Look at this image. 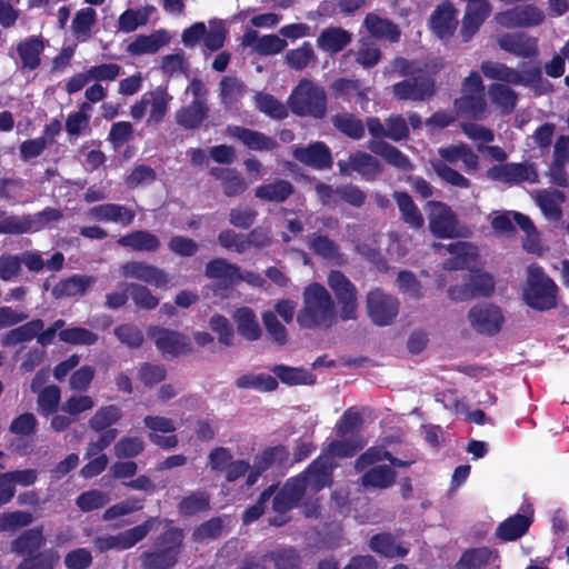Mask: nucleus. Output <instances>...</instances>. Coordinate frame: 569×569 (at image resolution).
Masks as SVG:
<instances>
[{
    "label": "nucleus",
    "mask_w": 569,
    "mask_h": 569,
    "mask_svg": "<svg viewBox=\"0 0 569 569\" xmlns=\"http://www.w3.org/2000/svg\"><path fill=\"white\" fill-rule=\"evenodd\" d=\"M361 443L352 440H337L330 443L327 451L315 460L308 469L298 477L290 478L273 499V509L277 512H286L305 500V515L315 517L318 515L317 507L308 506L313 496L329 486L331 472L336 467L335 458L352 456Z\"/></svg>",
    "instance_id": "nucleus-1"
},
{
    "label": "nucleus",
    "mask_w": 569,
    "mask_h": 569,
    "mask_svg": "<svg viewBox=\"0 0 569 569\" xmlns=\"http://www.w3.org/2000/svg\"><path fill=\"white\" fill-rule=\"evenodd\" d=\"M301 329L326 331L337 322L335 300L319 282L308 284L302 292V307L296 316Z\"/></svg>",
    "instance_id": "nucleus-2"
},
{
    "label": "nucleus",
    "mask_w": 569,
    "mask_h": 569,
    "mask_svg": "<svg viewBox=\"0 0 569 569\" xmlns=\"http://www.w3.org/2000/svg\"><path fill=\"white\" fill-rule=\"evenodd\" d=\"M182 543V530L169 527L154 539L152 550H146L140 555L141 568L171 569L178 561Z\"/></svg>",
    "instance_id": "nucleus-3"
},
{
    "label": "nucleus",
    "mask_w": 569,
    "mask_h": 569,
    "mask_svg": "<svg viewBox=\"0 0 569 569\" xmlns=\"http://www.w3.org/2000/svg\"><path fill=\"white\" fill-rule=\"evenodd\" d=\"M287 103L293 114L315 119H322L328 107L325 89L309 79L299 81L292 89Z\"/></svg>",
    "instance_id": "nucleus-4"
},
{
    "label": "nucleus",
    "mask_w": 569,
    "mask_h": 569,
    "mask_svg": "<svg viewBox=\"0 0 569 569\" xmlns=\"http://www.w3.org/2000/svg\"><path fill=\"white\" fill-rule=\"evenodd\" d=\"M558 287L538 263L527 268V281L523 290L526 303L536 310L546 311L557 307Z\"/></svg>",
    "instance_id": "nucleus-5"
},
{
    "label": "nucleus",
    "mask_w": 569,
    "mask_h": 569,
    "mask_svg": "<svg viewBox=\"0 0 569 569\" xmlns=\"http://www.w3.org/2000/svg\"><path fill=\"white\" fill-rule=\"evenodd\" d=\"M159 522L160 520L158 518L151 517L144 522L117 535L98 536L93 540V546L99 552H106L109 550H128L142 541Z\"/></svg>",
    "instance_id": "nucleus-6"
},
{
    "label": "nucleus",
    "mask_w": 569,
    "mask_h": 569,
    "mask_svg": "<svg viewBox=\"0 0 569 569\" xmlns=\"http://www.w3.org/2000/svg\"><path fill=\"white\" fill-rule=\"evenodd\" d=\"M392 93L398 100L427 101L436 93V80L425 69H416L412 76L392 86Z\"/></svg>",
    "instance_id": "nucleus-7"
},
{
    "label": "nucleus",
    "mask_w": 569,
    "mask_h": 569,
    "mask_svg": "<svg viewBox=\"0 0 569 569\" xmlns=\"http://www.w3.org/2000/svg\"><path fill=\"white\" fill-rule=\"evenodd\" d=\"M366 309L370 321L378 327L392 325L400 309L399 299L380 288L371 289L366 297Z\"/></svg>",
    "instance_id": "nucleus-8"
},
{
    "label": "nucleus",
    "mask_w": 569,
    "mask_h": 569,
    "mask_svg": "<svg viewBox=\"0 0 569 569\" xmlns=\"http://www.w3.org/2000/svg\"><path fill=\"white\" fill-rule=\"evenodd\" d=\"M328 286L335 293L340 307L339 317L342 321L356 320L358 311L356 286L340 270H331Z\"/></svg>",
    "instance_id": "nucleus-9"
},
{
    "label": "nucleus",
    "mask_w": 569,
    "mask_h": 569,
    "mask_svg": "<svg viewBox=\"0 0 569 569\" xmlns=\"http://www.w3.org/2000/svg\"><path fill=\"white\" fill-rule=\"evenodd\" d=\"M147 335L163 356H180L192 351L190 337L181 331L150 326Z\"/></svg>",
    "instance_id": "nucleus-10"
},
{
    "label": "nucleus",
    "mask_w": 569,
    "mask_h": 569,
    "mask_svg": "<svg viewBox=\"0 0 569 569\" xmlns=\"http://www.w3.org/2000/svg\"><path fill=\"white\" fill-rule=\"evenodd\" d=\"M430 232L439 239H451L459 236V220L450 206L442 201L427 202Z\"/></svg>",
    "instance_id": "nucleus-11"
},
{
    "label": "nucleus",
    "mask_w": 569,
    "mask_h": 569,
    "mask_svg": "<svg viewBox=\"0 0 569 569\" xmlns=\"http://www.w3.org/2000/svg\"><path fill=\"white\" fill-rule=\"evenodd\" d=\"M495 290L491 274L479 270L471 271L461 284L451 286L448 296L455 301H467L479 297H489Z\"/></svg>",
    "instance_id": "nucleus-12"
},
{
    "label": "nucleus",
    "mask_w": 569,
    "mask_h": 569,
    "mask_svg": "<svg viewBox=\"0 0 569 569\" xmlns=\"http://www.w3.org/2000/svg\"><path fill=\"white\" fill-rule=\"evenodd\" d=\"M496 21L505 28H530L545 21L543 11L535 4H521L498 12Z\"/></svg>",
    "instance_id": "nucleus-13"
},
{
    "label": "nucleus",
    "mask_w": 569,
    "mask_h": 569,
    "mask_svg": "<svg viewBox=\"0 0 569 569\" xmlns=\"http://www.w3.org/2000/svg\"><path fill=\"white\" fill-rule=\"evenodd\" d=\"M337 166L341 176L350 177L357 172L367 181H373L383 170L378 159L360 150L350 153L348 160H339Z\"/></svg>",
    "instance_id": "nucleus-14"
},
{
    "label": "nucleus",
    "mask_w": 569,
    "mask_h": 569,
    "mask_svg": "<svg viewBox=\"0 0 569 569\" xmlns=\"http://www.w3.org/2000/svg\"><path fill=\"white\" fill-rule=\"evenodd\" d=\"M486 176L492 181L503 182L510 186L525 181L535 182L538 177L533 166L525 162L495 164L487 170Z\"/></svg>",
    "instance_id": "nucleus-15"
},
{
    "label": "nucleus",
    "mask_w": 569,
    "mask_h": 569,
    "mask_svg": "<svg viewBox=\"0 0 569 569\" xmlns=\"http://www.w3.org/2000/svg\"><path fill=\"white\" fill-rule=\"evenodd\" d=\"M471 327L479 333L493 336L501 329L503 316L501 310L491 303L472 307L468 313Z\"/></svg>",
    "instance_id": "nucleus-16"
},
{
    "label": "nucleus",
    "mask_w": 569,
    "mask_h": 569,
    "mask_svg": "<svg viewBox=\"0 0 569 569\" xmlns=\"http://www.w3.org/2000/svg\"><path fill=\"white\" fill-rule=\"evenodd\" d=\"M211 470L224 473L228 481H234L248 471V463L243 460H233L229 449L219 447L213 449L208 457Z\"/></svg>",
    "instance_id": "nucleus-17"
},
{
    "label": "nucleus",
    "mask_w": 569,
    "mask_h": 569,
    "mask_svg": "<svg viewBox=\"0 0 569 569\" xmlns=\"http://www.w3.org/2000/svg\"><path fill=\"white\" fill-rule=\"evenodd\" d=\"M121 273L124 278H132L156 288H166L169 283L164 270L141 261H129L121 266Z\"/></svg>",
    "instance_id": "nucleus-18"
},
{
    "label": "nucleus",
    "mask_w": 569,
    "mask_h": 569,
    "mask_svg": "<svg viewBox=\"0 0 569 569\" xmlns=\"http://www.w3.org/2000/svg\"><path fill=\"white\" fill-rule=\"evenodd\" d=\"M458 10L449 1L436 7L430 16L429 24L432 32L442 40L451 38L458 27Z\"/></svg>",
    "instance_id": "nucleus-19"
},
{
    "label": "nucleus",
    "mask_w": 569,
    "mask_h": 569,
    "mask_svg": "<svg viewBox=\"0 0 569 569\" xmlns=\"http://www.w3.org/2000/svg\"><path fill=\"white\" fill-rule=\"evenodd\" d=\"M88 216L96 221L113 222L128 227L133 222L136 212L123 204L109 202L91 207L88 210Z\"/></svg>",
    "instance_id": "nucleus-20"
},
{
    "label": "nucleus",
    "mask_w": 569,
    "mask_h": 569,
    "mask_svg": "<svg viewBox=\"0 0 569 569\" xmlns=\"http://www.w3.org/2000/svg\"><path fill=\"white\" fill-rule=\"evenodd\" d=\"M499 567L500 557L498 551L488 547L466 550L456 563V569H499Z\"/></svg>",
    "instance_id": "nucleus-21"
},
{
    "label": "nucleus",
    "mask_w": 569,
    "mask_h": 569,
    "mask_svg": "<svg viewBox=\"0 0 569 569\" xmlns=\"http://www.w3.org/2000/svg\"><path fill=\"white\" fill-rule=\"evenodd\" d=\"M227 132L253 151H272L278 147L274 138L241 126H228Z\"/></svg>",
    "instance_id": "nucleus-22"
},
{
    "label": "nucleus",
    "mask_w": 569,
    "mask_h": 569,
    "mask_svg": "<svg viewBox=\"0 0 569 569\" xmlns=\"http://www.w3.org/2000/svg\"><path fill=\"white\" fill-rule=\"evenodd\" d=\"M491 12L487 0H476L467 4L460 33L463 41H469L480 29Z\"/></svg>",
    "instance_id": "nucleus-23"
},
{
    "label": "nucleus",
    "mask_w": 569,
    "mask_h": 569,
    "mask_svg": "<svg viewBox=\"0 0 569 569\" xmlns=\"http://www.w3.org/2000/svg\"><path fill=\"white\" fill-rule=\"evenodd\" d=\"M499 47L520 58H533L538 54V40L523 32L506 33L498 39Z\"/></svg>",
    "instance_id": "nucleus-24"
},
{
    "label": "nucleus",
    "mask_w": 569,
    "mask_h": 569,
    "mask_svg": "<svg viewBox=\"0 0 569 569\" xmlns=\"http://www.w3.org/2000/svg\"><path fill=\"white\" fill-rule=\"evenodd\" d=\"M363 26L368 33L377 40L395 43L401 38V30L397 23L388 18H381L373 12L367 13Z\"/></svg>",
    "instance_id": "nucleus-25"
},
{
    "label": "nucleus",
    "mask_w": 569,
    "mask_h": 569,
    "mask_svg": "<svg viewBox=\"0 0 569 569\" xmlns=\"http://www.w3.org/2000/svg\"><path fill=\"white\" fill-rule=\"evenodd\" d=\"M209 173L220 181L226 197L241 196L248 189L249 183L234 168L212 167Z\"/></svg>",
    "instance_id": "nucleus-26"
},
{
    "label": "nucleus",
    "mask_w": 569,
    "mask_h": 569,
    "mask_svg": "<svg viewBox=\"0 0 569 569\" xmlns=\"http://www.w3.org/2000/svg\"><path fill=\"white\" fill-rule=\"evenodd\" d=\"M295 157L300 162L318 170L332 167L330 149L323 142H315L306 148H299L295 151Z\"/></svg>",
    "instance_id": "nucleus-27"
},
{
    "label": "nucleus",
    "mask_w": 569,
    "mask_h": 569,
    "mask_svg": "<svg viewBox=\"0 0 569 569\" xmlns=\"http://www.w3.org/2000/svg\"><path fill=\"white\" fill-rule=\"evenodd\" d=\"M44 41L40 36H30L17 44L21 69L33 71L41 64V53L44 50Z\"/></svg>",
    "instance_id": "nucleus-28"
},
{
    "label": "nucleus",
    "mask_w": 569,
    "mask_h": 569,
    "mask_svg": "<svg viewBox=\"0 0 569 569\" xmlns=\"http://www.w3.org/2000/svg\"><path fill=\"white\" fill-rule=\"evenodd\" d=\"M368 149L376 156L381 157L388 164L397 169L403 171L412 169V164L408 156L385 140H370L368 142Z\"/></svg>",
    "instance_id": "nucleus-29"
},
{
    "label": "nucleus",
    "mask_w": 569,
    "mask_h": 569,
    "mask_svg": "<svg viewBox=\"0 0 569 569\" xmlns=\"http://www.w3.org/2000/svg\"><path fill=\"white\" fill-rule=\"evenodd\" d=\"M118 244L137 252H157L160 239L148 230H134L118 239Z\"/></svg>",
    "instance_id": "nucleus-30"
},
{
    "label": "nucleus",
    "mask_w": 569,
    "mask_h": 569,
    "mask_svg": "<svg viewBox=\"0 0 569 569\" xmlns=\"http://www.w3.org/2000/svg\"><path fill=\"white\" fill-rule=\"evenodd\" d=\"M392 198L397 203L405 224L415 230H419L425 226L423 216L408 192L395 191Z\"/></svg>",
    "instance_id": "nucleus-31"
},
{
    "label": "nucleus",
    "mask_w": 569,
    "mask_h": 569,
    "mask_svg": "<svg viewBox=\"0 0 569 569\" xmlns=\"http://www.w3.org/2000/svg\"><path fill=\"white\" fill-rule=\"evenodd\" d=\"M209 106L207 102L192 100L189 104L182 106L176 112L177 123L188 130L197 129L209 116Z\"/></svg>",
    "instance_id": "nucleus-32"
},
{
    "label": "nucleus",
    "mask_w": 569,
    "mask_h": 569,
    "mask_svg": "<svg viewBox=\"0 0 569 569\" xmlns=\"http://www.w3.org/2000/svg\"><path fill=\"white\" fill-rule=\"evenodd\" d=\"M352 40V34L340 27H329L322 30L317 39L318 47L330 54L342 51Z\"/></svg>",
    "instance_id": "nucleus-33"
},
{
    "label": "nucleus",
    "mask_w": 569,
    "mask_h": 569,
    "mask_svg": "<svg viewBox=\"0 0 569 569\" xmlns=\"http://www.w3.org/2000/svg\"><path fill=\"white\" fill-rule=\"evenodd\" d=\"M94 282V278L87 274H73L67 279L60 280L52 289V296L56 299L66 297L83 296L88 288Z\"/></svg>",
    "instance_id": "nucleus-34"
},
{
    "label": "nucleus",
    "mask_w": 569,
    "mask_h": 569,
    "mask_svg": "<svg viewBox=\"0 0 569 569\" xmlns=\"http://www.w3.org/2000/svg\"><path fill=\"white\" fill-rule=\"evenodd\" d=\"M46 539L41 527L28 529L23 531L17 539L11 542V550L18 555L29 556L34 558L33 555L44 546Z\"/></svg>",
    "instance_id": "nucleus-35"
},
{
    "label": "nucleus",
    "mask_w": 569,
    "mask_h": 569,
    "mask_svg": "<svg viewBox=\"0 0 569 569\" xmlns=\"http://www.w3.org/2000/svg\"><path fill=\"white\" fill-rule=\"evenodd\" d=\"M169 37L164 30L156 31L151 34H139L128 46V52L132 56L153 54L161 47L166 46Z\"/></svg>",
    "instance_id": "nucleus-36"
},
{
    "label": "nucleus",
    "mask_w": 569,
    "mask_h": 569,
    "mask_svg": "<svg viewBox=\"0 0 569 569\" xmlns=\"http://www.w3.org/2000/svg\"><path fill=\"white\" fill-rule=\"evenodd\" d=\"M150 106L148 126L159 124L166 117L172 97L168 93L167 87L159 86L154 90L147 91Z\"/></svg>",
    "instance_id": "nucleus-37"
},
{
    "label": "nucleus",
    "mask_w": 569,
    "mask_h": 569,
    "mask_svg": "<svg viewBox=\"0 0 569 569\" xmlns=\"http://www.w3.org/2000/svg\"><path fill=\"white\" fill-rule=\"evenodd\" d=\"M483 76L491 80L505 82L507 84L519 86L523 83V77L518 70L497 61H482L480 66Z\"/></svg>",
    "instance_id": "nucleus-38"
},
{
    "label": "nucleus",
    "mask_w": 569,
    "mask_h": 569,
    "mask_svg": "<svg viewBox=\"0 0 569 569\" xmlns=\"http://www.w3.org/2000/svg\"><path fill=\"white\" fill-rule=\"evenodd\" d=\"M293 192L295 187L290 181L278 179L271 183L257 187L254 196L263 201L281 203L289 199Z\"/></svg>",
    "instance_id": "nucleus-39"
},
{
    "label": "nucleus",
    "mask_w": 569,
    "mask_h": 569,
    "mask_svg": "<svg viewBox=\"0 0 569 569\" xmlns=\"http://www.w3.org/2000/svg\"><path fill=\"white\" fill-rule=\"evenodd\" d=\"M287 458L288 450L282 446L273 447L263 451L254 461L253 469L247 479L248 485H253L261 472L273 465H281Z\"/></svg>",
    "instance_id": "nucleus-40"
},
{
    "label": "nucleus",
    "mask_w": 569,
    "mask_h": 569,
    "mask_svg": "<svg viewBox=\"0 0 569 569\" xmlns=\"http://www.w3.org/2000/svg\"><path fill=\"white\" fill-rule=\"evenodd\" d=\"M233 319L241 337L256 341L261 337V328L254 311L249 307H241L234 311Z\"/></svg>",
    "instance_id": "nucleus-41"
},
{
    "label": "nucleus",
    "mask_w": 569,
    "mask_h": 569,
    "mask_svg": "<svg viewBox=\"0 0 569 569\" xmlns=\"http://www.w3.org/2000/svg\"><path fill=\"white\" fill-rule=\"evenodd\" d=\"M531 523V511L515 515L503 522L497 529L499 538L506 541H512L523 536Z\"/></svg>",
    "instance_id": "nucleus-42"
},
{
    "label": "nucleus",
    "mask_w": 569,
    "mask_h": 569,
    "mask_svg": "<svg viewBox=\"0 0 569 569\" xmlns=\"http://www.w3.org/2000/svg\"><path fill=\"white\" fill-rule=\"evenodd\" d=\"M331 123L336 130L352 140H360L365 137L366 128L362 120L351 112L333 114Z\"/></svg>",
    "instance_id": "nucleus-43"
},
{
    "label": "nucleus",
    "mask_w": 569,
    "mask_h": 569,
    "mask_svg": "<svg viewBox=\"0 0 569 569\" xmlns=\"http://www.w3.org/2000/svg\"><path fill=\"white\" fill-rule=\"evenodd\" d=\"M236 386L241 389L270 392L277 389L278 380L274 376L267 372H249L237 378Z\"/></svg>",
    "instance_id": "nucleus-44"
},
{
    "label": "nucleus",
    "mask_w": 569,
    "mask_h": 569,
    "mask_svg": "<svg viewBox=\"0 0 569 569\" xmlns=\"http://www.w3.org/2000/svg\"><path fill=\"white\" fill-rule=\"evenodd\" d=\"M488 93L491 102L496 104L503 114L511 113L518 103L517 92L505 83L490 84Z\"/></svg>",
    "instance_id": "nucleus-45"
},
{
    "label": "nucleus",
    "mask_w": 569,
    "mask_h": 569,
    "mask_svg": "<svg viewBox=\"0 0 569 569\" xmlns=\"http://www.w3.org/2000/svg\"><path fill=\"white\" fill-rule=\"evenodd\" d=\"M204 274L209 279H219L230 283L242 279L240 268L222 258L210 260L206 266Z\"/></svg>",
    "instance_id": "nucleus-46"
},
{
    "label": "nucleus",
    "mask_w": 569,
    "mask_h": 569,
    "mask_svg": "<svg viewBox=\"0 0 569 569\" xmlns=\"http://www.w3.org/2000/svg\"><path fill=\"white\" fill-rule=\"evenodd\" d=\"M272 371L277 380L288 386L312 385L316 381L312 371L305 368L276 366Z\"/></svg>",
    "instance_id": "nucleus-47"
},
{
    "label": "nucleus",
    "mask_w": 569,
    "mask_h": 569,
    "mask_svg": "<svg viewBox=\"0 0 569 569\" xmlns=\"http://www.w3.org/2000/svg\"><path fill=\"white\" fill-rule=\"evenodd\" d=\"M44 323L41 319H33L14 329H11L2 339L4 346H16L18 343L31 341L43 329Z\"/></svg>",
    "instance_id": "nucleus-48"
},
{
    "label": "nucleus",
    "mask_w": 569,
    "mask_h": 569,
    "mask_svg": "<svg viewBox=\"0 0 569 569\" xmlns=\"http://www.w3.org/2000/svg\"><path fill=\"white\" fill-rule=\"evenodd\" d=\"M370 548L372 551L385 557H405L408 548L403 547L392 535L380 533L371 538Z\"/></svg>",
    "instance_id": "nucleus-49"
},
{
    "label": "nucleus",
    "mask_w": 569,
    "mask_h": 569,
    "mask_svg": "<svg viewBox=\"0 0 569 569\" xmlns=\"http://www.w3.org/2000/svg\"><path fill=\"white\" fill-rule=\"evenodd\" d=\"M96 19L97 12L91 7H86L77 11L71 23L74 37L80 41L87 40L91 34Z\"/></svg>",
    "instance_id": "nucleus-50"
},
{
    "label": "nucleus",
    "mask_w": 569,
    "mask_h": 569,
    "mask_svg": "<svg viewBox=\"0 0 569 569\" xmlns=\"http://www.w3.org/2000/svg\"><path fill=\"white\" fill-rule=\"evenodd\" d=\"M308 247L316 256L327 260H335L339 257V244L328 236L318 232L309 236Z\"/></svg>",
    "instance_id": "nucleus-51"
},
{
    "label": "nucleus",
    "mask_w": 569,
    "mask_h": 569,
    "mask_svg": "<svg viewBox=\"0 0 569 569\" xmlns=\"http://www.w3.org/2000/svg\"><path fill=\"white\" fill-rule=\"evenodd\" d=\"M286 63L289 68L301 71L310 63L316 62L317 57L310 42L305 41L299 48L286 52Z\"/></svg>",
    "instance_id": "nucleus-52"
},
{
    "label": "nucleus",
    "mask_w": 569,
    "mask_h": 569,
    "mask_svg": "<svg viewBox=\"0 0 569 569\" xmlns=\"http://www.w3.org/2000/svg\"><path fill=\"white\" fill-rule=\"evenodd\" d=\"M221 103L231 107L243 96L244 83L237 77L226 76L219 83Z\"/></svg>",
    "instance_id": "nucleus-53"
},
{
    "label": "nucleus",
    "mask_w": 569,
    "mask_h": 569,
    "mask_svg": "<svg viewBox=\"0 0 569 569\" xmlns=\"http://www.w3.org/2000/svg\"><path fill=\"white\" fill-rule=\"evenodd\" d=\"M457 110L467 117L479 119L487 108L485 94H463L455 100Z\"/></svg>",
    "instance_id": "nucleus-54"
},
{
    "label": "nucleus",
    "mask_w": 569,
    "mask_h": 569,
    "mask_svg": "<svg viewBox=\"0 0 569 569\" xmlns=\"http://www.w3.org/2000/svg\"><path fill=\"white\" fill-rule=\"evenodd\" d=\"M395 472L386 466L372 467L362 478L361 483L367 488L385 489L395 482Z\"/></svg>",
    "instance_id": "nucleus-55"
},
{
    "label": "nucleus",
    "mask_w": 569,
    "mask_h": 569,
    "mask_svg": "<svg viewBox=\"0 0 569 569\" xmlns=\"http://www.w3.org/2000/svg\"><path fill=\"white\" fill-rule=\"evenodd\" d=\"M59 340L73 346H92L99 340L96 332L83 327H71L60 330Z\"/></svg>",
    "instance_id": "nucleus-56"
},
{
    "label": "nucleus",
    "mask_w": 569,
    "mask_h": 569,
    "mask_svg": "<svg viewBox=\"0 0 569 569\" xmlns=\"http://www.w3.org/2000/svg\"><path fill=\"white\" fill-rule=\"evenodd\" d=\"M256 106L260 112L272 119L283 120L288 117V109L284 104L270 93H257Z\"/></svg>",
    "instance_id": "nucleus-57"
},
{
    "label": "nucleus",
    "mask_w": 569,
    "mask_h": 569,
    "mask_svg": "<svg viewBox=\"0 0 569 569\" xmlns=\"http://www.w3.org/2000/svg\"><path fill=\"white\" fill-rule=\"evenodd\" d=\"M383 460H388L391 465L397 467H407L408 462L402 461L400 459L393 458L387 452L385 449L379 447L369 448L365 453H362L358 460L356 461V469L361 471L376 462H380Z\"/></svg>",
    "instance_id": "nucleus-58"
},
{
    "label": "nucleus",
    "mask_w": 569,
    "mask_h": 569,
    "mask_svg": "<svg viewBox=\"0 0 569 569\" xmlns=\"http://www.w3.org/2000/svg\"><path fill=\"white\" fill-rule=\"evenodd\" d=\"M430 164L437 176L446 183L461 189H468L471 186V182L468 178L448 166V163L443 162L442 160H431Z\"/></svg>",
    "instance_id": "nucleus-59"
},
{
    "label": "nucleus",
    "mask_w": 569,
    "mask_h": 569,
    "mask_svg": "<svg viewBox=\"0 0 569 569\" xmlns=\"http://www.w3.org/2000/svg\"><path fill=\"white\" fill-rule=\"evenodd\" d=\"M127 291L133 303L140 309L153 310L159 305V299L143 284L128 283Z\"/></svg>",
    "instance_id": "nucleus-60"
},
{
    "label": "nucleus",
    "mask_w": 569,
    "mask_h": 569,
    "mask_svg": "<svg viewBox=\"0 0 569 569\" xmlns=\"http://www.w3.org/2000/svg\"><path fill=\"white\" fill-rule=\"evenodd\" d=\"M397 286L401 293L413 300L423 298V288L417 276L410 270H401L397 276Z\"/></svg>",
    "instance_id": "nucleus-61"
},
{
    "label": "nucleus",
    "mask_w": 569,
    "mask_h": 569,
    "mask_svg": "<svg viewBox=\"0 0 569 569\" xmlns=\"http://www.w3.org/2000/svg\"><path fill=\"white\" fill-rule=\"evenodd\" d=\"M153 9V7H147L146 12H141L136 9H127L118 19L119 30L123 32H132L139 27L144 26L148 22L149 12Z\"/></svg>",
    "instance_id": "nucleus-62"
},
{
    "label": "nucleus",
    "mask_w": 569,
    "mask_h": 569,
    "mask_svg": "<svg viewBox=\"0 0 569 569\" xmlns=\"http://www.w3.org/2000/svg\"><path fill=\"white\" fill-rule=\"evenodd\" d=\"M262 322L270 340L278 346H284L288 342V330L278 320L273 311L262 313Z\"/></svg>",
    "instance_id": "nucleus-63"
},
{
    "label": "nucleus",
    "mask_w": 569,
    "mask_h": 569,
    "mask_svg": "<svg viewBox=\"0 0 569 569\" xmlns=\"http://www.w3.org/2000/svg\"><path fill=\"white\" fill-rule=\"evenodd\" d=\"M117 339L129 348H139L144 341L143 332L133 323H123L114 328Z\"/></svg>",
    "instance_id": "nucleus-64"
}]
</instances>
